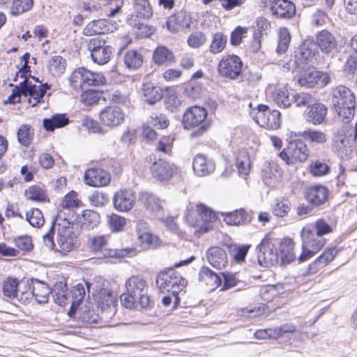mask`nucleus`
<instances>
[{"label":"nucleus","instance_id":"1","mask_svg":"<svg viewBox=\"0 0 357 357\" xmlns=\"http://www.w3.org/2000/svg\"><path fill=\"white\" fill-rule=\"evenodd\" d=\"M126 292L121 295V301L126 308L137 307L139 305L142 309H146L151 305L148 295V285L142 277L133 275L129 278L125 284Z\"/></svg>","mask_w":357,"mask_h":357},{"label":"nucleus","instance_id":"2","mask_svg":"<svg viewBox=\"0 0 357 357\" xmlns=\"http://www.w3.org/2000/svg\"><path fill=\"white\" fill-rule=\"evenodd\" d=\"M57 231V244L60 252H69L77 246L78 238L75 233L77 225L70 222L68 218H63L59 213L56 218Z\"/></svg>","mask_w":357,"mask_h":357},{"label":"nucleus","instance_id":"3","mask_svg":"<svg viewBox=\"0 0 357 357\" xmlns=\"http://www.w3.org/2000/svg\"><path fill=\"white\" fill-rule=\"evenodd\" d=\"M50 89V86L47 83L37 86L25 78L19 86H15L11 95L8 97V101L10 103L19 102L22 94L26 96H30L31 98L29 100V103L31 107H35L42 102L46 91Z\"/></svg>","mask_w":357,"mask_h":357},{"label":"nucleus","instance_id":"4","mask_svg":"<svg viewBox=\"0 0 357 357\" xmlns=\"http://www.w3.org/2000/svg\"><path fill=\"white\" fill-rule=\"evenodd\" d=\"M50 89V86L47 83L37 86L25 78L19 86H15L11 95L8 97V101L10 103L19 102L22 94L26 96H30L31 98L29 100V103L31 107H35L42 102L46 91Z\"/></svg>","mask_w":357,"mask_h":357},{"label":"nucleus","instance_id":"5","mask_svg":"<svg viewBox=\"0 0 357 357\" xmlns=\"http://www.w3.org/2000/svg\"><path fill=\"white\" fill-rule=\"evenodd\" d=\"M50 89V86L47 83L37 86L25 78L19 86H15L11 95L8 97V101L10 103L19 102L22 94L26 96H30L31 98L29 100V103L31 107H35L42 102L46 91Z\"/></svg>","mask_w":357,"mask_h":357},{"label":"nucleus","instance_id":"6","mask_svg":"<svg viewBox=\"0 0 357 357\" xmlns=\"http://www.w3.org/2000/svg\"><path fill=\"white\" fill-rule=\"evenodd\" d=\"M302 239V253L298 261L303 262L311 258L324 245L325 239L317 235L310 225H306L301 232Z\"/></svg>","mask_w":357,"mask_h":357},{"label":"nucleus","instance_id":"7","mask_svg":"<svg viewBox=\"0 0 357 357\" xmlns=\"http://www.w3.org/2000/svg\"><path fill=\"white\" fill-rule=\"evenodd\" d=\"M70 85L76 91H84L91 86H101L105 84V78L102 73H93L86 68H79L75 70L69 77Z\"/></svg>","mask_w":357,"mask_h":357},{"label":"nucleus","instance_id":"8","mask_svg":"<svg viewBox=\"0 0 357 357\" xmlns=\"http://www.w3.org/2000/svg\"><path fill=\"white\" fill-rule=\"evenodd\" d=\"M187 283V280L173 268L160 272L156 279V284L162 292H171L176 298Z\"/></svg>","mask_w":357,"mask_h":357},{"label":"nucleus","instance_id":"9","mask_svg":"<svg viewBox=\"0 0 357 357\" xmlns=\"http://www.w3.org/2000/svg\"><path fill=\"white\" fill-rule=\"evenodd\" d=\"M24 284V291H22L20 300L24 303L33 296L38 303H46L48 301L51 292L50 287L42 280L36 278H30L22 281Z\"/></svg>","mask_w":357,"mask_h":357},{"label":"nucleus","instance_id":"10","mask_svg":"<svg viewBox=\"0 0 357 357\" xmlns=\"http://www.w3.org/2000/svg\"><path fill=\"white\" fill-rule=\"evenodd\" d=\"M309 155V149L301 139L289 142L287 146L279 154L280 158L288 165L304 162L307 160Z\"/></svg>","mask_w":357,"mask_h":357},{"label":"nucleus","instance_id":"11","mask_svg":"<svg viewBox=\"0 0 357 357\" xmlns=\"http://www.w3.org/2000/svg\"><path fill=\"white\" fill-rule=\"evenodd\" d=\"M106 43L105 40L100 36L91 38L88 41L87 47L91 58L98 65L107 63L113 55L114 48Z\"/></svg>","mask_w":357,"mask_h":357},{"label":"nucleus","instance_id":"12","mask_svg":"<svg viewBox=\"0 0 357 357\" xmlns=\"http://www.w3.org/2000/svg\"><path fill=\"white\" fill-rule=\"evenodd\" d=\"M146 160L150 165L152 175L159 181H167L177 172L176 166L165 159L149 155Z\"/></svg>","mask_w":357,"mask_h":357},{"label":"nucleus","instance_id":"13","mask_svg":"<svg viewBox=\"0 0 357 357\" xmlns=\"http://www.w3.org/2000/svg\"><path fill=\"white\" fill-rule=\"evenodd\" d=\"M197 215L195 218L188 215L187 221L192 227H197L200 233H206L211 229V222L216 219V214L203 204L197 205Z\"/></svg>","mask_w":357,"mask_h":357},{"label":"nucleus","instance_id":"14","mask_svg":"<svg viewBox=\"0 0 357 357\" xmlns=\"http://www.w3.org/2000/svg\"><path fill=\"white\" fill-rule=\"evenodd\" d=\"M133 9L134 13L137 19H134V15H132L131 17L128 20V24L132 27H136L139 30L148 29V31L146 33V36H150L151 34V30L148 28L143 22H141L142 19H148L152 16L153 11L150 6L149 0H133Z\"/></svg>","mask_w":357,"mask_h":357},{"label":"nucleus","instance_id":"15","mask_svg":"<svg viewBox=\"0 0 357 357\" xmlns=\"http://www.w3.org/2000/svg\"><path fill=\"white\" fill-rule=\"evenodd\" d=\"M257 259L260 266L268 267L278 261V253L271 239L266 236L257 247Z\"/></svg>","mask_w":357,"mask_h":357},{"label":"nucleus","instance_id":"16","mask_svg":"<svg viewBox=\"0 0 357 357\" xmlns=\"http://www.w3.org/2000/svg\"><path fill=\"white\" fill-rule=\"evenodd\" d=\"M255 121L261 127L276 130L280 126V113L278 110L271 111L267 105H259Z\"/></svg>","mask_w":357,"mask_h":357},{"label":"nucleus","instance_id":"17","mask_svg":"<svg viewBox=\"0 0 357 357\" xmlns=\"http://www.w3.org/2000/svg\"><path fill=\"white\" fill-rule=\"evenodd\" d=\"M242 67L243 63L238 56L227 55L220 61L218 73L222 77L236 79L241 75Z\"/></svg>","mask_w":357,"mask_h":357},{"label":"nucleus","instance_id":"18","mask_svg":"<svg viewBox=\"0 0 357 357\" xmlns=\"http://www.w3.org/2000/svg\"><path fill=\"white\" fill-rule=\"evenodd\" d=\"M298 79V84L302 86L312 88L325 86L330 82V78L326 73H324L314 69L308 68L302 73Z\"/></svg>","mask_w":357,"mask_h":357},{"label":"nucleus","instance_id":"19","mask_svg":"<svg viewBox=\"0 0 357 357\" xmlns=\"http://www.w3.org/2000/svg\"><path fill=\"white\" fill-rule=\"evenodd\" d=\"M99 116L103 125L107 127L114 128L123 122L125 114L120 107L116 106H108L101 110Z\"/></svg>","mask_w":357,"mask_h":357},{"label":"nucleus","instance_id":"20","mask_svg":"<svg viewBox=\"0 0 357 357\" xmlns=\"http://www.w3.org/2000/svg\"><path fill=\"white\" fill-rule=\"evenodd\" d=\"M86 185L99 188L107 185L111 181L110 174L100 168H91L85 172L84 176Z\"/></svg>","mask_w":357,"mask_h":357},{"label":"nucleus","instance_id":"21","mask_svg":"<svg viewBox=\"0 0 357 357\" xmlns=\"http://www.w3.org/2000/svg\"><path fill=\"white\" fill-rule=\"evenodd\" d=\"M313 58V55L310 52L301 50L291 56L287 63V68L293 73H302L307 69L310 68L309 63Z\"/></svg>","mask_w":357,"mask_h":357},{"label":"nucleus","instance_id":"22","mask_svg":"<svg viewBox=\"0 0 357 357\" xmlns=\"http://www.w3.org/2000/svg\"><path fill=\"white\" fill-rule=\"evenodd\" d=\"M207 116L206 110L201 107L188 108L183 114V123L185 128L190 129L200 126Z\"/></svg>","mask_w":357,"mask_h":357},{"label":"nucleus","instance_id":"23","mask_svg":"<svg viewBox=\"0 0 357 357\" xmlns=\"http://www.w3.org/2000/svg\"><path fill=\"white\" fill-rule=\"evenodd\" d=\"M328 193V190L325 186L314 185L306 188L305 198L311 205L319 206L327 202Z\"/></svg>","mask_w":357,"mask_h":357},{"label":"nucleus","instance_id":"24","mask_svg":"<svg viewBox=\"0 0 357 357\" xmlns=\"http://www.w3.org/2000/svg\"><path fill=\"white\" fill-rule=\"evenodd\" d=\"M332 102L334 107L355 105V96L349 88L339 85L333 89Z\"/></svg>","mask_w":357,"mask_h":357},{"label":"nucleus","instance_id":"25","mask_svg":"<svg viewBox=\"0 0 357 357\" xmlns=\"http://www.w3.org/2000/svg\"><path fill=\"white\" fill-rule=\"evenodd\" d=\"M135 203V193L130 190L117 191L113 198L114 206L119 211H129Z\"/></svg>","mask_w":357,"mask_h":357},{"label":"nucleus","instance_id":"26","mask_svg":"<svg viewBox=\"0 0 357 357\" xmlns=\"http://www.w3.org/2000/svg\"><path fill=\"white\" fill-rule=\"evenodd\" d=\"M327 107L317 100L310 105L305 113V119L313 125H320L325 121Z\"/></svg>","mask_w":357,"mask_h":357},{"label":"nucleus","instance_id":"27","mask_svg":"<svg viewBox=\"0 0 357 357\" xmlns=\"http://www.w3.org/2000/svg\"><path fill=\"white\" fill-rule=\"evenodd\" d=\"M270 9L273 15L282 19H290L296 13V6L289 0H275Z\"/></svg>","mask_w":357,"mask_h":357},{"label":"nucleus","instance_id":"28","mask_svg":"<svg viewBox=\"0 0 357 357\" xmlns=\"http://www.w3.org/2000/svg\"><path fill=\"white\" fill-rule=\"evenodd\" d=\"M139 202L147 211L153 214H159L163 209L165 202L155 195L148 192H142L139 195Z\"/></svg>","mask_w":357,"mask_h":357},{"label":"nucleus","instance_id":"29","mask_svg":"<svg viewBox=\"0 0 357 357\" xmlns=\"http://www.w3.org/2000/svg\"><path fill=\"white\" fill-rule=\"evenodd\" d=\"M118 296L109 290L102 289L100 291V305L102 310V316L105 317L114 315L116 311Z\"/></svg>","mask_w":357,"mask_h":357},{"label":"nucleus","instance_id":"30","mask_svg":"<svg viewBox=\"0 0 357 357\" xmlns=\"http://www.w3.org/2000/svg\"><path fill=\"white\" fill-rule=\"evenodd\" d=\"M206 257L209 264L218 269L225 268L228 264L226 251L218 246L209 248L206 252Z\"/></svg>","mask_w":357,"mask_h":357},{"label":"nucleus","instance_id":"31","mask_svg":"<svg viewBox=\"0 0 357 357\" xmlns=\"http://www.w3.org/2000/svg\"><path fill=\"white\" fill-rule=\"evenodd\" d=\"M316 43L324 54L332 52L337 47V43L335 36L328 30H322L317 34Z\"/></svg>","mask_w":357,"mask_h":357},{"label":"nucleus","instance_id":"32","mask_svg":"<svg viewBox=\"0 0 357 357\" xmlns=\"http://www.w3.org/2000/svg\"><path fill=\"white\" fill-rule=\"evenodd\" d=\"M166 24L168 30L175 33L189 27L190 20L185 12L181 11L169 16Z\"/></svg>","mask_w":357,"mask_h":357},{"label":"nucleus","instance_id":"33","mask_svg":"<svg viewBox=\"0 0 357 357\" xmlns=\"http://www.w3.org/2000/svg\"><path fill=\"white\" fill-rule=\"evenodd\" d=\"M337 254V250L335 248L326 250L316 260L309 265L307 273H317L321 268L331 262Z\"/></svg>","mask_w":357,"mask_h":357},{"label":"nucleus","instance_id":"34","mask_svg":"<svg viewBox=\"0 0 357 357\" xmlns=\"http://www.w3.org/2000/svg\"><path fill=\"white\" fill-rule=\"evenodd\" d=\"M293 91L287 87L275 89L271 98L275 104L280 107L287 108L292 104Z\"/></svg>","mask_w":357,"mask_h":357},{"label":"nucleus","instance_id":"35","mask_svg":"<svg viewBox=\"0 0 357 357\" xmlns=\"http://www.w3.org/2000/svg\"><path fill=\"white\" fill-rule=\"evenodd\" d=\"M294 242L289 238H283L279 246V254L283 264H288L296 259Z\"/></svg>","mask_w":357,"mask_h":357},{"label":"nucleus","instance_id":"36","mask_svg":"<svg viewBox=\"0 0 357 357\" xmlns=\"http://www.w3.org/2000/svg\"><path fill=\"white\" fill-rule=\"evenodd\" d=\"M193 170L199 176H204L213 172L215 169V165L213 162L207 160L202 154H197L192 163Z\"/></svg>","mask_w":357,"mask_h":357},{"label":"nucleus","instance_id":"37","mask_svg":"<svg viewBox=\"0 0 357 357\" xmlns=\"http://www.w3.org/2000/svg\"><path fill=\"white\" fill-rule=\"evenodd\" d=\"M199 280L204 282L211 290H215L221 284L220 277L206 266L201 268L199 273Z\"/></svg>","mask_w":357,"mask_h":357},{"label":"nucleus","instance_id":"38","mask_svg":"<svg viewBox=\"0 0 357 357\" xmlns=\"http://www.w3.org/2000/svg\"><path fill=\"white\" fill-rule=\"evenodd\" d=\"M142 91L144 101L150 105L160 100L163 96L162 89L151 82L144 84Z\"/></svg>","mask_w":357,"mask_h":357},{"label":"nucleus","instance_id":"39","mask_svg":"<svg viewBox=\"0 0 357 357\" xmlns=\"http://www.w3.org/2000/svg\"><path fill=\"white\" fill-rule=\"evenodd\" d=\"M48 73L54 77H60L66 69V61L61 56H53L47 61Z\"/></svg>","mask_w":357,"mask_h":357},{"label":"nucleus","instance_id":"40","mask_svg":"<svg viewBox=\"0 0 357 357\" xmlns=\"http://www.w3.org/2000/svg\"><path fill=\"white\" fill-rule=\"evenodd\" d=\"M153 62L157 65L168 66L174 61V54L165 46H158L153 55Z\"/></svg>","mask_w":357,"mask_h":357},{"label":"nucleus","instance_id":"41","mask_svg":"<svg viewBox=\"0 0 357 357\" xmlns=\"http://www.w3.org/2000/svg\"><path fill=\"white\" fill-rule=\"evenodd\" d=\"M18 286L19 282L16 279L9 278L4 281L3 284V292L4 296L10 300L16 298L18 301H22L20 298L21 293L22 291H24V289H21Z\"/></svg>","mask_w":357,"mask_h":357},{"label":"nucleus","instance_id":"42","mask_svg":"<svg viewBox=\"0 0 357 357\" xmlns=\"http://www.w3.org/2000/svg\"><path fill=\"white\" fill-rule=\"evenodd\" d=\"M250 220V216L242 208L225 214V221L230 225L245 224Z\"/></svg>","mask_w":357,"mask_h":357},{"label":"nucleus","instance_id":"43","mask_svg":"<svg viewBox=\"0 0 357 357\" xmlns=\"http://www.w3.org/2000/svg\"><path fill=\"white\" fill-rule=\"evenodd\" d=\"M297 136L302 137L306 141L314 144L322 145L327 142L326 133L314 129H307L302 132H299Z\"/></svg>","mask_w":357,"mask_h":357},{"label":"nucleus","instance_id":"44","mask_svg":"<svg viewBox=\"0 0 357 357\" xmlns=\"http://www.w3.org/2000/svg\"><path fill=\"white\" fill-rule=\"evenodd\" d=\"M144 57L141 53L135 50L128 51L123 57L126 67L130 70H137L142 66Z\"/></svg>","mask_w":357,"mask_h":357},{"label":"nucleus","instance_id":"45","mask_svg":"<svg viewBox=\"0 0 357 357\" xmlns=\"http://www.w3.org/2000/svg\"><path fill=\"white\" fill-rule=\"evenodd\" d=\"M69 123L68 118L65 114H55L50 119H44L43 124L47 131H54L56 128H60Z\"/></svg>","mask_w":357,"mask_h":357},{"label":"nucleus","instance_id":"46","mask_svg":"<svg viewBox=\"0 0 357 357\" xmlns=\"http://www.w3.org/2000/svg\"><path fill=\"white\" fill-rule=\"evenodd\" d=\"M108 30L106 21L104 20H93L83 29L85 36H93L104 34Z\"/></svg>","mask_w":357,"mask_h":357},{"label":"nucleus","instance_id":"47","mask_svg":"<svg viewBox=\"0 0 357 357\" xmlns=\"http://www.w3.org/2000/svg\"><path fill=\"white\" fill-rule=\"evenodd\" d=\"M33 6V0H13L9 13L12 16H18L29 11Z\"/></svg>","mask_w":357,"mask_h":357},{"label":"nucleus","instance_id":"48","mask_svg":"<svg viewBox=\"0 0 357 357\" xmlns=\"http://www.w3.org/2000/svg\"><path fill=\"white\" fill-rule=\"evenodd\" d=\"M280 174L278 165L268 163L264 165L261 175L264 182L269 185H273Z\"/></svg>","mask_w":357,"mask_h":357},{"label":"nucleus","instance_id":"49","mask_svg":"<svg viewBox=\"0 0 357 357\" xmlns=\"http://www.w3.org/2000/svg\"><path fill=\"white\" fill-rule=\"evenodd\" d=\"M25 220L33 227L40 228L45 223V218L40 210L31 208L25 213Z\"/></svg>","mask_w":357,"mask_h":357},{"label":"nucleus","instance_id":"50","mask_svg":"<svg viewBox=\"0 0 357 357\" xmlns=\"http://www.w3.org/2000/svg\"><path fill=\"white\" fill-rule=\"evenodd\" d=\"M236 167L240 175L245 176L250 171L251 162L246 151H241L236 158Z\"/></svg>","mask_w":357,"mask_h":357},{"label":"nucleus","instance_id":"51","mask_svg":"<svg viewBox=\"0 0 357 357\" xmlns=\"http://www.w3.org/2000/svg\"><path fill=\"white\" fill-rule=\"evenodd\" d=\"M100 222V215L98 213L86 210L83 211L82 220H81L82 227L87 229H93Z\"/></svg>","mask_w":357,"mask_h":357},{"label":"nucleus","instance_id":"52","mask_svg":"<svg viewBox=\"0 0 357 357\" xmlns=\"http://www.w3.org/2000/svg\"><path fill=\"white\" fill-rule=\"evenodd\" d=\"M316 98L310 93L301 92L294 93L293 91L292 103L298 107H307L314 103Z\"/></svg>","mask_w":357,"mask_h":357},{"label":"nucleus","instance_id":"53","mask_svg":"<svg viewBox=\"0 0 357 357\" xmlns=\"http://www.w3.org/2000/svg\"><path fill=\"white\" fill-rule=\"evenodd\" d=\"M291 40L290 33L287 28L282 27L279 29V38L277 47V52L282 54L285 52Z\"/></svg>","mask_w":357,"mask_h":357},{"label":"nucleus","instance_id":"54","mask_svg":"<svg viewBox=\"0 0 357 357\" xmlns=\"http://www.w3.org/2000/svg\"><path fill=\"white\" fill-rule=\"evenodd\" d=\"M291 209V202L288 199L277 200L273 206L272 212L277 217L282 218L287 215Z\"/></svg>","mask_w":357,"mask_h":357},{"label":"nucleus","instance_id":"55","mask_svg":"<svg viewBox=\"0 0 357 357\" xmlns=\"http://www.w3.org/2000/svg\"><path fill=\"white\" fill-rule=\"evenodd\" d=\"M67 287L62 282L56 284L52 294L53 299L59 305H64L67 301Z\"/></svg>","mask_w":357,"mask_h":357},{"label":"nucleus","instance_id":"56","mask_svg":"<svg viewBox=\"0 0 357 357\" xmlns=\"http://www.w3.org/2000/svg\"><path fill=\"white\" fill-rule=\"evenodd\" d=\"M26 196L28 199L37 202H43L47 199L45 190L43 188L37 185L29 187V189L26 190Z\"/></svg>","mask_w":357,"mask_h":357},{"label":"nucleus","instance_id":"57","mask_svg":"<svg viewBox=\"0 0 357 357\" xmlns=\"http://www.w3.org/2000/svg\"><path fill=\"white\" fill-rule=\"evenodd\" d=\"M310 172L314 176H322L328 174L330 167L324 162L316 160L311 162Z\"/></svg>","mask_w":357,"mask_h":357},{"label":"nucleus","instance_id":"58","mask_svg":"<svg viewBox=\"0 0 357 357\" xmlns=\"http://www.w3.org/2000/svg\"><path fill=\"white\" fill-rule=\"evenodd\" d=\"M226 43L227 37L225 36L221 33H215L210 45V51L213 54L220 53L224 50Z\"/></svg>","mask_w":357,"mask_h":357},{"label":"nucleus","instance_id":"59","mask_svg":"<svg viewBox=\"0 0 357 357\" xmlns=\"http://www.w3.org/2000/svg\"><path fill=\"white\" fill-rule=\"evenodd\" d=\"M32 132L30 126L24 124L22 125L17 132V139L19 142L27 146L31 142Z\"/></svg>","mask_w":357,"mask_h":357},{"label":"nucleus","instance_id":"60","mask_svg":"<svg viewBox=\"0 0 357 357\" xmlns=\"http://www.w3.org/2000/svg\"><path fill=\"white\" fill-rule=\"evenodd\" d=\"M338 116L344 123H349L354 116L355 105H345L344 106L335 107Z\"/></svg>","mask_w":357,"mask_h":357},{"label":"nucleus","instance_id":"61","mask_svg":"<svg viewBox=\"0 0 357 357\" xmlns=\"http://www.w3.org/2000/svg\"><path fill=\"white\" fill-rule=\"evenodd\" d=\"M149 122L155 128L160 129L167 128L169 124V119L166 115L159 113H152Z\"/></svg>","mask_w":357,"mask_h":357},{"label":"nucleus","instance_id":"62","mask_svg":"<svg viewBox=\"0 0 357 357\" xmlns=\"http://www.w3.org/2000/svg\"><path fill=\"white\" fill-rule=\"evenodd\" d=\"M89 200L91 205L98 207L107 204L109 201V197L105 192L94 191L89 196Z\"/></svg>","mask_w":357,"mask_h":357},{"label":"nucleus","instance_id":"63","mask_svg":"<svg viewBox=\"0 0 357 357\" xmlns=\"http://www.w3.org/2000/svg\"><path fill=\"white\" fill-rule=\"evenodd\" d=\"M108 225L112 231L119 232L122 231L126 225V220L123 217L112 214L109 217Z\"/></svg>","mask_w":357,"mask_h":357},{"label":"nucleus","instance_id":"64","mask_svg":"<svg viewBox=\"0 0 357 357\" xmlns=\"http://www.w3.org/2000/svg\"><path fill=\"white\" fill-rule=\"evenodd\" d=\"M165 102L166 107L172 112L176 110L181 103L179 97L174 91H169L166 93Z\"/></svg>","mask_w":357,"mask_h":357}]
</instances>
